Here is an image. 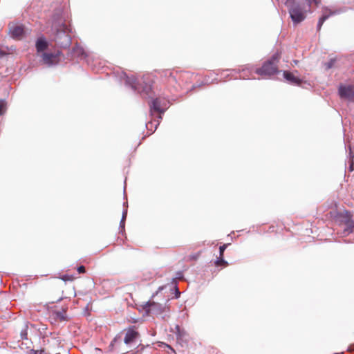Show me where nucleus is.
<instances>
[{
  "instance_id": "nucleus-1",
  "label": "nucleus",
  "mask_w": 354,
  "mask_h": 354,
  "mask_svg": "<svg viewBox=\"0 0 354 354\" xmlns=\"http://www.w3.org/2000/svg\"><path fill=\"white\" fill-rule=\"evenodd\" d=\"M71 28L66 24L62 9H57L51 19V36L60 48H68L71 44Z\"/></svg>"
},
{
  "instance_id": "nucleus-2",
  "label": "nucleus",
  "mask_w": 354,
  "mask_h": 354,
  "mask_svg": "<svg viewBox=\"0 0 354 354\" xmlns=\"http://www.w3.org/2000/svg\"><path fill=\"white\" fill-rule=\"evenodd\" d=\"M280 59V54L277 52L272 57L264 62L261 68L253 69L251 66H246L242 71V75L240 77L243 79H250L252 77V73L262 75V76H270L278 73L277 64Z\"/></svg>"
},
{
  "instance_id": "nucleus-3",
  "label": "nucleus",
  "mask_w": 354,
  "mask_h": 354,
  "mask_svg": "<svg viewBox=\"0 0 354 354\" xmlns=\"http://www.w3.org/2000/svg\"><path fill=\"white\" fill-rule=\"evenodd\" d=\"M285 6L295 24H299L306 19L307 12L306 7L298 0H286Z\"/></svg>"
},
{
  "instance_id": "nucleus-4",
  "label": "nucleus",
  "mask_w": 354,
  "mask_h": 354,
  "mask_svg": "<svg viewBox=\"0 0 354 354\" xmlns=\"http://www.w3.org/2000/svg\"><path fill=\"white\" fill-rule=\"evenodd\" d=\"M124 77L126 84L130 86L133 91L146 95H149L151 92V85L145 82V76L141 79H138L135 76L129 77L126 74H124Z\"/></svg>"
},
{
  "instance_id": "nucleus-5",
  "label": "nucleus",
  "mask_w": 354,
  "mask_h": 354,
  "mask_svg": "<svg viewBox=\"0 0 354 354\" xmlns=\"http://www.w3.org/2000/svg\"><path fill=\"white\" fill-rule=\"evenodd\" d=\"M149 107L151 114H153V112L158 113L159 114L163 113L167 109L165 102H163V100L160 98H156L151 100V102L149 103ZM160 119H162V117L160 115H159L158 120L156 124V129L159 124V120Z\"/></svg>"
},
{
  "instance_id": "nucleus-6",
  "label": "nucleus",
  "mask_w": 354,
  "mask_h": 354,
  "mask_svg": "<svg viewBox=\"0 0 354 354\" xmlns=\"http://www.w3.org/2000/svg\"><path fill=\"white\" fill-rule=\"evenodd\" d=\"M60 53H43L41 54V58L44 64L48 66L56 65L59 63Z\"/></svg>"
},
{
  "instance_id": "nucleus-7",
  "label": "nucleus",
  "mask_w": 354,
  "mask_h": 354,
  "mask_svg": "<svg viewBox=\"0 0 354 354\" xmlns=\"http://www.w3.org/2000/svg\"><path fill=\"white\" fill-rule=\"evenodd\" d=\"M339 95L342 98L353 100L354 90L351 86L341 85L339 87Z\"/></svg>"
},
{
  "instance_id": "nucleus-8",
  "label": "nucleus",
  "mask_w": 354,
  "mask_h": 354,
  "mask_svg": "<svg viewBox=\"0 0 354 354\" xmlns=\"http://www.w3.org/2000/svg\"><path fill=\"white\" fill-rule=\"evenodd\" d=\"M138 337V332L133 328H129L126 332L124 342L126 344H130L137 339Z\"/></svg>"
},
{
  "instance_id": "nucleus-9",
  "label": "nucleus",
  "mask_w": 354,
  "mask_h": 354,
  "mask_svg": "<svg viewBox=\"0 0 354 354\" xmlns=\"http://www.w3.org/2000/svg\"><path fill=\"white\" fill-rule=\"evenodd\" d=\"M339 12L337 11V10H335V11H332L330 10H328V9H325L323 12V14L322 15V17L319 18V21H318V23H317V30H320L323 24L324 23V21L328 19L329 18V17L333 15H336V14H339Z\"/></svg>"
},
{
  "instance_id": "nucleus-10",
  "label": "nucleus",
  "mask_w": 354,
  "mask_h": 354,
  "mask_svg": "<svg viewBox=\"0 0 354 354\" xmlns=\"http://www.w3.org/2000/svg\"><path fill=\"white\" fill-rule=\"evenodd\" d=\"M24 33V28L21 26H14L10 28V36L14 39H21Z\"/></svg>"
},
{
  "instance_id": "nucleus-11",
  "label": "nucleus",
  "mask_w": 354,
  "mask_h": 354,
  "mask_svg": "<svg viewBox=\"0 0 354 354\" xmlns=\"http://www.w3.org/2000/svg\"><path fill=\"white\" fill-rule=\"evenodd\" d=\"M145 309L149 313H160L162 311V306L155 302H147L145 306Z\"/></svg>"
},
{
  "instance_id": "nucleus-12",
  "label": "nucleus",
  "mask_w": 354,
  "mask_h": 354,
  "mask_svg": "<svg viewBox=\"0 0 354 354\" xmlns=\"http://www.w3.org/2000/svg\"><path fill=\"white\" fill-rule=\"evenodd\" d=\"M36 49L38 53H44L48 46V43L44 37H39L36 41Z\"/></svg>"
},
{
  "instance_id": "nucleus-13",
  "label": "nucleus",
  "mask_w": 354,
  "mask_h": 354,
  "mask_svg": "<svg viewBox=\"0 0 354 354\" xmlns=\"http://www.w3.org/2000/svg\"><path fill=\"white\" fill-rule=\"evenodd\" d=\"M283 77L288 82L293 84H299L301 82L298 77L294 76L292 73L288 71L283 72Z\"/></svg>"
},
{
  "instance_id": "nucleus-14",
  "label": "nucleus",
  "mask_w": 354,
  "mask_h": 354,
  "mask_svg": "<svg viewBox=\"0 0 354 354\" xmlns=\"http://www.w3.org/2000/svg\"><path fill=\"white\" fill-rule=\"evenodd\" d=\"M346 227L344 230L345 233L350 234L354 232V221H348L346 223Z\"/></svg>"
},
{
  "instance_id": "nucleus-15",
  "label": "nucleus",
  "mask_w": 354,
  "mask_h": 354,
  "mask_svg": "<svg viewBox=\"0 0 354 354\" xmlns=\"http://www.w3.org/2000/svg\"><path fill=\"white\" fill-rule=\"evenodd\" d=\"M55 317L57 319H59L60 321H64L66 319V312L64 310L56 311L55 313Z\"/></svg>"
},
{
  "instance_id": "nucleus-16",
  "label": "nucleus",
  "mask_w": 354,
  "mask_h": 354,
  "mask_svg": "<svg viewBox=\"0 0 354 354\" xmlns=\"http://www.w3.org/2000/svg\"><path fill=\"white\" fill-rule=\"evenodd\" d=\"M336 61H337L336 58H330L328 60V62L325 64L326 68V69L332 68L335 66Z\"/></svg>"
},
{
  "instance_id": "nucleus-17",
  "label": "nucleus",
  "mask_w": 354,
  "mask_h": 354,
  "mask_svg": "<svg viewBox=\"0 0 354 354\" xmlns=\"http://www.w3.org/2000/svg\"><path fill=\"white\" fill-rule=\"evenodd\" d=\"M6 111V102L4 100H0V116Z\"/></svg>"
},
{
  "instance_id": "nucleus-18",
  "label": "nucleus",
  "mask_w": 354,
  "mask_h": 354,
  "mask_svg": "<svg viewBox=\"0 0 354 354\" xmlns=\"http://www.w3.org/2000/svg\"><path fill=\"white\" fill-rule=\"evenodd\" d=\"M215 264L217 266H220L222 265L227 266V262L223 259V257L220 256L219 258L216 261Z\"/></svg>"
},
{
  "instance_id": "nucleus-19",
  "label": "nucleus",
  "mask_w": 354,
  "mask_h": 354,
  "mask_svg": "<svg viewBox=\"0 0 354 354\" xmlns=\"http://www.w3.org/2000/svg\"><path fill=\"white\" fill-rule=\"evenodd\" d=\"M75 52H77L79 56H84V51L82 48L77 47L73 49Z\"/></svg>"
},
{
  "instance_id": "nucleus-20",
  "label": "nucleus",
  "mask_w": 354,
  "mask_h": 354,
  "mask_svg": "<svg viewBox=\"0 0 354 354\" xmlns=\"http://www.w3.org/2000/svg\"><path fill=\"white\" fill-rule=\"evenodd\" d=\"M20 335H21V338L22 339H28L27 330L26 329L22 330L21 332Z\"/></svg>"
},
{
  "instance_id": "nucleus-21",
  "label": "nucleus",
  "mask_w": 354,
  "mask_h": 354,
  "mask_svg": "<svg viewBox=\"0 0 354 354\" xmlns=\"http://www.w3.org/2000/svg\"><path fill=\"white\" fill-rule=\"evenodd\" d=\"M308 7H310L312 3H314L316 6H317L320 3V0H306Z\"/></svg>"
},
{
  "instance_id": "nucleus-22",
  "label": "nucleus",
  "mask_w": 354,
  "mask_h": 354,
  "mask_svg": "<svg viewBox=\"0 0 354 354\" xmlns=\"http://www.w3.org/2000/svg\"><path fill=\"white\" fill-rule=\"evenodd\" d=\"M226 248H227V245L226 244H224V245H221L219 247V255L221 257L223 256V253H224V251L225 250Z\"/></svg>"
},
{
  "instance_id": "nucleus-23",
  "label": "nucleus",
  "mask_w": 354,
  "mask_h": 354,
  "mask_svg": "<svg viewBox=\"0 0 354 354\" xmlns=\"http://www.w3.org/2000/svg\"><path fill=\"white\" fill-rule=\"evenodd\" d=\"M77 272L80 273V274H82V273H84L86 272V269H85V267L83 266H80L77 268Z\"/></svg>"
},
{
  "instance_id": "nucleus-24",
  "label": "nucleus",
  "mask_w": 354,
  "mask_h": 354,
  "mask_svg": "<svg viewBox=\"0 0 354 354\" xmlns=\"http://www.w3.org/2000/svg\"><path fill=\"white\" fill-rule=\"evenodd\" d=\"M127 215V207H125V208H124V209H123V212H122V220H126Z\"/></svg>"
},
{
  "instance_id": "nucleus-25",
  "label": "nucleus",
  "mask_w": 354,
  "mask_h": 354,
  "mask_svg": "<svg viewBox=\"0 0 354 354\" xmlns=\"http://www.w3.org/2000/svg\"><path fill=\"white\" fill-rule=\"evenodd\" d=\"M124 224H125V220H122V218H121V221H120V227L122 230L124 229Z\"/></svg>"
},
{
  "instance_id": "nucleus-26",
  "label": "nucleus",
  "mask_w": 354,
  "mask_h": 354,
  "mask_svg": "<svg viewBox=\"0 0 354 354\" xmlns=\"http://www.w3.org/2000/svg\"><path fill=\"white\" fill-rule=\"evenodd\" d=\"M117 339H118V337H115L113 339V341L111 342V344H110V346H113V345H114V344L116 342Z\"/></svg>"
},
{
  "instance_id": "nucleus-27",
  "label": "nucleus",
  "mask_w": 354,
  "mask_h": 354,
  "mask_svg": "<svg viewBox=\"0 0 354 354\" xmlns=\"http://www.w3.org/2000/svg\"><path fill=\"white\" fill-rule=\"evenodd\" d=\"M349 150H350L349 155H350V156H351L352 158H353V157H354V154H353V152H352V151H351V146H349Z\"/></svg>"
},
{
  "instance_id": "nucleus-28",
  "label": "nucleus",
  "mask_w": 354,
  "mask_h": 354,
  "mask_svg": "<svg viewBox=\"0 0 354 354\" xmlns=\"http://www.w3.org/2000/svg\"><path fill=\"white\" fill-rule=\"evenodd\" d=\"M169 82L175 81V77L173 75H171V74H170V77H169Z\"/></svg>"
},
{
  "instance_id": "nucleus-29",
  "label": "nucleus",
  "mask_w": 354,
  "mask_h": 354,
  "mask_svg": "<svg viewBox=\"0 0 354 354\" xmlns=\"http://www.w3.org/2000/svg\"><path fill=\"white\" fill-rule=\"evenodd\" d=\"M176 328L178 333H179L180 332V327H179V326H176Z\"/></svg>"
},
{
  "instance_id": "nucleus-30",
  "label": "nucleus",
  "mask_w": 354,
  "mask_h": 354,
  "mask_svg": "<svg viewBox=\"0 0 354 354\" xmlns=\"http://www.w3.org/2000/svg\"><path fill=\"white\" fill-rule=\"evenodd\" d=\"M149 125H152V122H149L146 124L147 128H149Z\"/></svg>"
},
{
  "instance_id": "nucleus-31",
  "label": "nucleus",
  "mask_w": 354,
  "mask_h": 354,
  "mask_svg": "<svg viewBox=\"0 0 354 354\" xmlns=\"http://www.w3.org/2000/svg\"><path fill=\"white\" fill-rule=\"evenodd\" d=\"M168 346L171 350H172V351H174V350H173V348H171V346Z\"/></svg>"
},
{
  "instance_id": "nucleus-32",
  "label": "nucleus",
  "mask_w": 354,
  "mask_h": 354,
  "mask_svg": "<svg viewBox=\"0 0 354 354\" xmlns=\"http://www.w3.org/2000/svg\"><path fill=\"white\" fill-rule=\"evenodd\" d=\"M122 354H134V353H129V352H127V353H122Z\"/></svg>"
},
{
  "instance_id": "nucleus-33",
  "label": "nucleus",
  "mask_w": 354,
  "mask_h": 354,
  "mask_svg": "<svg viewBox=\"0 0 354 354\" xmlns=\"http://www.w3.org/2000/svg\"><path fill=\"white\" fill-rule=\"evenodd\" d=\"M66 354H69V353H68V352H66Z\"/></svg>"
}]
</instances>
